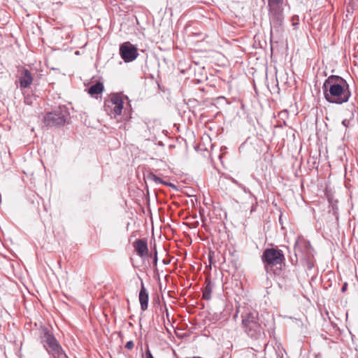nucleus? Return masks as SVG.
Instances as JSON below:
<instances>
[{
	"label": "nucleus",
	"instance_id": "1",
	"mask_svg": "<svg viewBox=\"0 0 358 358\" xmlns=\"http://www.w3.org/2000/svg\"><path fill=\"white\" fill-rule=\"evenodd\" d=\"M325 99L331 103L342 104L351 96L347 81L338 76H330L322 86Z\"/></svg>",
	"mask_w": 358,
	"mask_h": 358
},
{
	"label": "nucleus",
	"instance_id": "2",
	"mask_svg": "<svg viewBox=\"0 0 358 358\" xmlns=\"http://www.w3.org/2000/svg\"><path fill=\"white\" fill-rule=\"evenodd\" d=\"M41 343L52 358H68L54 334L46 327L41 329Z\"/></svg>",
	"mask_w": 358,
	"mask_h": 358
},
{
	"label": "nucleus",
	"instance_id": "3",
	"mask_svg": "<svg viewBox=\"0 0 358 358\" xmlns=\"http://www.w3.org/2000/svg\"><path fill=\"white\" fill-rule=\"evenodd\" d=\"M244 331L252 339H258L263 333V327L259 322V313L256 310H248L241 315Z\"/></svg>",
	"mask_w": 358,
	"mask_h": 358
},
{
	"label": "nucleus",
	"instance_id": "4",
	"mask_svg": "<svg viewBox=\"0 0 358 358\" xmlns=\"http://www.w3.org/2000/svg\"><path fill=\"white\" fill-rule=\"evenodd\" d=\"M294 253L296 257L304 262L308 270L314 267L313 249L308 241L299 238L294 245Z\"/></svg>",
	"mask_w": 358,
	"mask_h": 358
},
{
	"label": "nucleus",
	"instance_id": "5",
	"mask_svg": "<svg viewBox=\"0 0 358 358\" xmlns=\"http://www.w3.org/2000/svg\"><path fill=\"white\" fill-rule=\"evenodd\" d=\"M68 114L65 106H59L55 110L45 114L43 119L44 124L48 127L63 125L66 122Z\"/></svg>",
	"mask_w": 358,
	"mask_h": 358
},
{
	"label": "nucleus",
	"instance_id": "6",
	"mask_svg": "<svg viewBox=\"0 0 358 358\" xmlns=\"http://www.w3.org/2000/svg\"><path fill=\"white\" fill-rule=\"evenodd\" d=\"M262 259L267 268L268 266L280 265L285 261V256L281 250L273 248H266L263 252Z\"/></svg>",
	"mask_w": 358,
	"mask_h": 358
},
{
	"label": "nucleus",
	"instance_id": "7",
	"mask_svg": "<svg viewBox=\"0 0 358 358\" xmlns=\"http://www.w3.org/2000/svg\"><path fill=\"white\" fill-rule=\"evenodd\" d=\"M106 112L113 116L120 115L123 109V100L117 94H112L110 99L106 100L104 103Z\"/></svg>",
	"mask_w": 358,
	"mask_h": 358
},
{
	"label": "nucleus",
	"instance_id": "8",
	"mask_svg": "<svg viewBox=\"0 0 358 358\" xmlns=\"http://www.w3.org/2000/svg\"><path fill=\"white\" fill-rule=\"evenodd\" d=\"M282 4V3L268 5L271 25L278 31L281 27L284 20Z\"/></svg>",
	"mask_w": 358,
	"mask_h": 358
},
{
	"label": "nucleus",
	"instance_id": "9",
	"mask_svg": "<svg viewBox=\"0 0 358 358\" xmlns=\"http://www.w3.org/2000/svg\"><path fill=\"white\" fill-rule=\"evenodd\" d=\"M119 52L124 62H133L138 56L137 47L129 41L120 44Z\"/></svg>",
	"mask_w": 358,
	"mask_h": 358
},
{
	"label": "nucleus",
	"instance_id": "10",
	"mask_svg": "<svg viewBox=\"0 0 358 358\" xmlns=\"http://www.w3.org/2000/svg\"><path fill=\"white\" fill-rule=\"evenodd\" d=\"M18 80L21 88L28 87L33 81L31 72L28 69H23L20 73Z\"/></svg>",
	"mask_w": 358,
	"mask_h": 358
},
{
	"label": "nucleus",
	"instance_id": "11",
	"mask_svg": "<svg viewBox=\"0 0 358 358\" xmlns=\"http://www.w3.org/2000/svg\"><path fill=\"white\" fill-rule=\"evenodd\" d=\"M139 301L141 304V309L145 311L148 307L149 294L148 292L144 286L143 282H141V289L139 292Z\"/></svg>",
	"mask_w": 358,
	"mask_h": 358
},
{
	"label": "nucleus",
	"instance_id": "12",
	"mask_svg": "<svg viewBox=\"0 0 358 358\" xmlns=\"http://www.w3.org/2000/svg\"><path fill=\"white\" fill-rule=\"evenodd\" d=\"M134 247L138 255L141 257L148 255V248L147 241L145 239H137L134 243Z\"/></svg>",
	"mask_w": 358,
	"mask_h": 358
},
{
	"label": "nucleus",
	"instance_id": "13",
	"mask_svg": "<svg viewBox=\"0 0 358 358\" xmlns=\"http://www.w3.org/2000/svg\"><path fill=\"white\" fill-rule=\"evenodd\" d=\"M213 289V284L210 279L205 281V287L203 289L202 299L208 301L211 299V293Z\"/></svg>",
	"mask_w": 358,
	"mask_h": 358
},
{
	"label": "nucleus",
	"instance_id": "14",
	"mask_svg": "<svg viewBox=\"0 0 358 358\" xmlns=\"http://www.w3.org/2000/svg\"><path fill=\"white\" fill-rule=\"evenodd\" d=\"M103 85L101 82H97L96 84L92 85L88 89V93L91 96H96L101 94L103 90Z\"/></svg>",
	"mask_w": 358,
	"mask_h": 358
},
{
	"label": "nucleus",
	"instance_id": "15",
	"mask_svg": "<svg viewBox=\"0 0 358 358\" xmlns=\"http://www.w3.org/2000/svg\"><path fill=\"white\" fill-rule=\"evenodd\" d=\"M147 178L149 180L155 182L156 184H165V185H168L167 183L164 182L160 178H159L157 176H156L153 173H149L147 175Z\"/></svg>",
	"mask_w": 358,
	"mask_h": 358
},
{
	"label": "nucleus",
	"instance_id": "16",
	"mask_svg": "<svg viewBox=\"0 0 358 358\" xmlns=\"http://www.w3.org/2000/svg\"><path fill=\"white\" fill-rule=\"evenodd\" d=\"M134 347V343L132 341H128L125 345V348L127 350H131Z\"/></svg>",
	"mask_w": 358,
	"mask_h": 358
},
{
	"label": "nucleus",
	"instance_id": "17",
	"mask_svg": "<svg viewBox=\"0 0 358 358\" xmlns=\"http://www.w3.org/2000/svg\"><path fill=\"white\" fill-rule=\"evenodd\" d=\"M282 3V0H268V5Z\"/></svg>",
	"mask_w": 358,
	"mask_h": 358
},
{
	"label": "nucleus",
	"instance_id": "18",
	"mask_svg": "<svg viewBox=\"0 0 358 358\" xmlns=\"http://www.w3.org/2000/svg\"><path fill=\"white\" fill-rule=\"evenodd\" d=\"M145 357L146 358H154L148 347L145 350Z\"/></svg>",
	"mask_w": 358,
	"mask_h": 358
},
{
	"label": "nucleus",
	"instance_id": "19",
	"mask_svg": "<svg viewBox=\"0 0 358 358\" xmlns=\"http://www.w3.org/2000/svg\"><path fill=\"white\" fill-rule=\"evenodd\" d=\"M299 259V257H296V256H295V259L292 258L291 259L292 264L293 265H296L297 264V262H298Z\"/></svg>",
	"mask_w": 358,
	"mask_h": 358
},
{
	"label": "nucleus",
	"instance_id": "20",
	"mask_svg": "<svg viewBox=\"0 0 358 358\" xmlns=\"http://www.w3.org/2000/svg\"><path fill=\"white\" fill-rule=\"evenodd\" d=\"M154 262H155V264L157 262V251H155V253Z\"/></svg>",
	"mask_w": 358,
	"mask_h": 358
},
{
	"label": "nucleus",
	"instance_id": "21",
	"mask_svg": "<svg viewBox=\"0 0 358 358\" xmlns=\"http://www.w3.org/2000/svg\"><path fill=\"white\" fill-rule=\"evenodd\" d=\"M232 181H233L234 183H235V184H236L238 185H240V184H238V182L236 180L233 179Z\"/></svg>",
	"mask_w": 358,
	"mask_h": 358
},
{
	"label": "nucleus",
	"instance_id": "22",
	"mask_svg": "<svg viewBox=\"0 0 358 358\" xmlns=\"http://www.w3.org/2000/svg\"><path fill=\"white\" fill-rule=\"evenodd\" d=\"M346 284L344 285L342 287V291H344L345 289Z\"/></svg>",
	"mask_w": 358,
	"mask_h": 358
},
{
	"label": "nucleus",
	"instance_id": "23",
	"mask_svg": "<svg viewBox=\"0 0 358 358\" xmlns=\"http://www.w3.org/2000/svg\"><path fill=\"white\" fill-rule=\"evenodd\" d=\"M346 122V120H344L343 121V122H342V123H343V125H345V126H346V122Z\"/></svg>",
	"mask_w": 358,
	"mask_h": 358
}]
</instances>
